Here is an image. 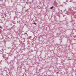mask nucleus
I'll use <instances>...</instances> for the list:
<instances>
[{
    "mask_svg": "<svg viewBox=\"0 0 76 76\" xmlns=\"http://www.w3.org/2000/svg\"><path fill=\"white\" fill-rule=\"evenodd\" d=\"M53 8V7H50V9H52Z\"/></svg>",
    "mask_w": 76,
    "mask_h": 76,
    "instance_id": "f257e3e1",
    "label": "nucleus"
},
{
    "mask_svg": "<svg viewBox=\"0 0 76 76\" xmlns=\"http://www.w3.org/2000/svg\"><path fill=\"white\" fill-rule=\"evenodd\" d=\"M34 24H35L36 26L37 25V24H36V23H34Z\"/></svg>",
    "mask_w": 76,
    "mask_h": 76,
    "instance_id": "f03ea898",
    "label": "nucleus"
},
{
    "mask_svg": "<svg viewBox=\"0 0 76 76\" xmlns=\"http://www.w3.org/2000/svg\"><path fill=\"white\" fill-rule=\"evenodd\" d=\"M0 28H1L2 29V28L0 26Z\"/></svg>",
    "mask_w": 76,
    "mask_h": 76,
    "instance_id": "7ed1b4c3",
    "label": "nucleus"
},
{
    "mask_svg": "<svg viewBox=\"0 0 76 76\" xmlns=\"http://www.w3.org/2000/svg\"><path fill=\"white\" fill-rule=\"evenodd\" d=\"M66 9H65V10L64 11V12L65 11H66Z\"/></svg>",
    "mask_w": 76,
    "mask_h": 76,
    "instance_id": "20e7f679",
    "label": "nucleus"
},
{
    "mask_svg": "<svg viewBox=\"0 0 76 76\" xmlns=\"http://www.w3.org/2000/svg\"><path fill=\"white\" fill-rule=\"evenodd\" d=\"M73 37H75H75H74V36Z\"/></svg>",
    "mask_w": 76,
    "mask_h": 76,
    "instance_id": "39448f33",
    "label": "nucleus"
}]
</instances>
